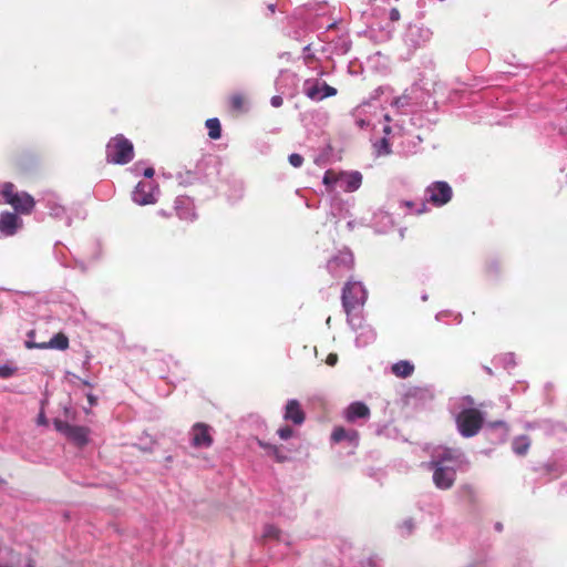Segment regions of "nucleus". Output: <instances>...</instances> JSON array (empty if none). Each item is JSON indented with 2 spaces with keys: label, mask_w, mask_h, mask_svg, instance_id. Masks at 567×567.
I'll list each match as a JSON object with an SVG mask.
<instances>
[{
  "label": "nucleus",
  "mask_w": 567,
  "mask_h": 567,
  "mask_svg": "<svg viewBox=\"0 0 567 567\" xmlns=\"http://www.w3.org/2000/svg\"><path fill=\"white\" fill-rule=\"evenodd\" d=\"M288 159L293 167H300L303 163V157L297 153L290 154Z\"/></svg>",
  "instance_id": "c9c22d12"
},
{
  "label": "nucleus",
  "mask_w": 567,
  "mask_h": 567,
  "mask_svg": "<svg viewBox=\"0 0 567 567\" xmlns=\"http://www.w3.org/2000/svg\"><path fill=\"white\" fill-rule=\"evenodd\" d=\"M89 401H90L91 404H94L95 398L92 394H90L89 395Z\"/></svg>",
  "instance_id": "a18cd8bd"
},
{
  "label": "nucleus",
  "mask_w": 567,
  "mask_h": 567,
  "mask_svg": "<svg viewBox=\"0 0 567 567\" xmlns=\"http://www.w3.org/2000/svg\"><path fill=\"white\" fill-rule=\"evenodd\" d=\"M498 361L505 369H511L516 365L514 353H505L498 358Z\"/></svg>",
  "instance_id": "473e14b6"
},
{
  "label": "nucleus",
  "mask_w": 567,
  "mask_h": 567,
  "mask_svg": "<svg viewBox=\"0 0 567 567\" xmlns=\"http://www.w3.org/2000/svg\"><path fill=\"white\" fill-rule=\"evenodd\" d=\"M353 266V255L350 250L344 249L333 256L327 264L328 270L332 276L338 277L342 271L351 269Z\"/></svg>",
  "instance_id": "ddd939ff"
},
{
  "label": "nucleus",
  "mask_w": 567,
  "mask_h": 567,
  "mask_svg": "<svg viewBox=\"0 0 567 567\" xmlns=\"http://www.w3.org/2000/svg\"><path fill=\"white\" fill-rule=\"evenodd\" d=\"M493 426H501L504 431V434L507 433L506 424L503 421H497V422L493 423Z\"/></svg>",
  "instance_id": "a19ab883"
},
{
  "label": "nucleus",
  "mask_w": 567,
  "mask_h": 567,
  "mask_svg": "<svg viewBox=\"0 0 567 567\" xmlns=\"http://www.w3.org/2000/svg\"><path fill=\"white\" fill-rule=\"evenodd\" d=\"M496 529L501 530L502 529V525L498 523L496 524Z\"/></svg>",
  "instance_id": "3c124183"
},
{
  "label": "nucleus",
  "mask_w": 567,
  "mask_h": 567,
  "mask_svg": "<svg viewBox=\"0 0 567 567\" xmlns=\"http://www.w3.org/2000/svg\"><path fill=\"white\" fill-rule=\"evenodd\" d=\"M391 370L396 377L408 378L413 373L414 365L410 361L401 360L394 363Z\"/></svg>",
  "instance_id": "b1692460"
},
{
  "label": "nucleus",
  "mask_w": 567,
  "mask_h": 567,
  "mask_svg": "<svg viewBox=\"0 0 567 567\" xmlns=\"http://www.w3.org/2000/svg\"><path fill=\"white\" fill-rule=\"evenodd\" d=\"M452 195V188L446 182H433L425 188L426 202L436 207H441L447 204L451 200Z\"/></svg>",
  "instance_id": "9d476101"
},
{
  "label": "nucleus",
  "mask_w": 567,
  "mask_h": 567,
  "mask_svg": "<svg viewBox=\"0 0 567 567\" xmlns=\"http://www.w3.org/2000/svg\"><path fill=\"white\" fill-rule=\"evenodd\" d=\"M466 465L464 453L458 449L436 447L432 454L430 467L433 470V482L440 489L453 486L456 472Z\"/></svg>",
  "instance_id": "f257e3e1"
},
{
  "label": "nucleus",
  "mask_w": 567,
  "mask_h": 567,
  "mask_svg": "<svg viewBox=\"0 0 567 567\" xmlns=\"http://www.w3.org/2000/svg\"><path fill=\"white\" fill-rule=\"evenodd\" d=\"M348 323L355 332V346L359 348L367 347L375 340V332L373 328L367 324L362 317L352 315L347 316Z\"/></svg>",
  "instance_id": "1a4fd4ad"
},
{
  "label": "nucleus",
  "mask_w": 567,
  "mask_h": 567,
  "mask_svg": "<svg viewBox=\"0 0 567 567\" xmlns=\"http://www.w3.org/2000/svg\"><path fill=\"white\" fill-rule=\"evenodd\" d=\"M280 536V530L271 524H267L262 529V538L264 539H278Z\"/></svg>",
  "instance_id": "7c9ffc66"
},
{
  "label": "nucleus",
  "mask_w": 567,
  "mask_h": 567,
  "mask_svg": "<svg viewBox=\"0 0 567 567\" xmlns=\"http://www.w3.org/2000/svg\"><path fill=\"white\" fill-rule=\"evenodd\" d=\"M374 147L378 155H384L390 153V146L385 137L381 138L378 143H375Z\"/></svg>",
  "instance_id": "72a5a7b5"
},
{
  "label": "nucleus",
  "mask_w": 567,
  "mask_h": 567,
  "mask_svg": "<svg viewBox=\"0 0 567 567\" xmlns=\"http://www.w3.org/2000/svg\"><path fill=\"white\" fill-rule=\"evenodd\" d=\"M442 317H443V313H442V312L436 315V319H437V320H441V319H442Z\"/></svg>",
  "instance_id": "8fccbe9b"
},
{
  "label": "nucleus",
  "mask_w": 567,
  "mask_h": 567,
  "mask_svg": "<svg viewBox=\"0 0 567 567\" xmlns=\"http://www.w3.org/2000/svg\"><path fill=\"white\" fill-rule=\"evenodd\" d=\"M154 173H155V172H154V168L148 167V168H146V169L144 171V176H145L146 178H152V177L154 176Z\"/></svg>",
  "instance_id": "ea45409f"
},
{
  "label": "nucleus",
  "mask_w": 567,
  "mask_h": 567,
  "mask_svg": "<svg viewBox=\"0 0 567 567\" xmlns=\"http://www.w3.org/2000/svg\"><path fill=\"white\" fill-rule=\"evenodd\" d=\"M47 207L50 209V215L54 218H66L68 225H70V218L66 215L65 207L60 204L58 197L53 194H48L45 198Z\"/></svg>",
  "instance_id": "412c9836"
},
{
  "label": "nucleus",
  "mask_w": 567,
  "mask_h": 567,
  "mask_svg": "<svg viewBox=\"0 0 567 567\" xmlns=\"http://www.w3.org/2000/svg\"><path fill=\"white\" fill-rule=\"evenodd\" d=\"M27 348H38V349H58V350H65L69 347V339L63 333H56L54 334L49 342L45 343H33V342H25Z\"/></svg>",
  "instance_id": "a211bd4d"
},
{
  "label": "nucleus",
  "mask_w": 567,
  "mask_h": 567,
  "mask_svg": "<svg viewBox=\"0 0 567 567\" xmlns=\"http://www.w3.org/2000/svg\"><path fill=\"white\" fill-rule=\"evenodd\" d=\"M284 419L292 422L295 425H301L305 422V412L298 400L290 399L287 401L284 411Z\"/></svg>",
  "instance_id": "f3484780"
},
{
  "label": "nucleus",
  "mask_w": 567,
  "mask_h": 567,
  "mask_svg": "<svg viewBox=\"0 0 567 567\" xmlns=\"http://www.w3.org/2000/svg\"><path fill=\"white\" fill-rule=\"evenodd\" d=\"M378 112L385 122L390 121L389 115L382 113L378 103L367 102L359 105L353 112L357 126L360 128L375 127V117Z\"/></svg>",
  "instance_id": "0eeeda50"
},
{
  "label": "nucleus",
  "mask_w": 567,
  "mask_h": 567,
  "mask_svg": "<svg viewBox=\"0 0 567 567\" xmlns=\"http://www.w3.org/2000/svg\"><path fill=\"white\" fill-rule=\"evenodd\" d=\"M530 446V440L527 435H519L512 442V449L515 454L523 456L525 455Z\"/></svg>",
  "instance_id": "393cba45"
},
{
  "label": "nucleus",
  "mask_w": 567,
  "mask_h": 567,
  "mask_svg": "<svg viewBox=\"0 0 567 567\" xmlns=\"http://www.w3.org/2000/svg\"><path fill=\"white\" fill-rule=\"evenodd\" d=\"M383 132H384V134H385V135H389V134H390V132H391L390 126H389V125H384V127H383Z\"/></svg>",
  "instance_id": "c03bdc74"
},
{
  "label": "nucleus",
  "mask_w": 567,
  "mask_h": 567,
  "mask_svg": "<svg viewBox=\"0 0 567 567\" xmlns=\"http://www.w3.org/2000/svg\"><path fill=\"white\" fill-rule=\"evenodd\" d=\"M322 182L330 189L339 188L351 193L361 186L362 175L359 172L336 174L332 171H327Z\"/></svg>",
  "instance_id": "423d86ee"
},
{
  "label": "nucleus",
  "mask_w": 567,
  "mask_h": 567,
  "mask_svg": "<svg viewBox=\"0 0 567 567\" xmlns=\"http://www.w3.org/2000/svg\"><path fill=\"white\" fill-rule=\"evenodd\" d=\"M331 440L336 443L348 441L352 446L355 447L359 442V433L355 430H346L339 426L333 430Z\"/></svg>",
  "instance_id": "4be33fe9"
},
{
  "label": "nucleus",
  "mask_w": 567,
  "mask_h": 567,
  "mask_svg": "<svg viewBox=\"0 0 567 567\" xmlns=\"http://www.w3.org/2000/svg\"><path fill=\"white\" fill-rule=\"evenodd\" d=\"M206 127L208 130V136L212 140H218L221 136L220 122L217 117H212L206 121Z\"/></svg>",
  "instance_id": "bb28decb"
},
{
  "label": "nucleus",
  "mask_w": 567,
  "mask_h": 567,
  "mask_svg": "<svg viewBox=\"0 0 567 567\" xmlns=\"http://www.w3.org/2000/svg\"><path fill=\"white\" fill-rule=\"evenodd\" d=\"M0 205H10L16 213L28 215L34 206V198L27 192H18L10 182L0 183Z\"/></svg>",
  "instance_id": "7ed1b4c3"
},
{
  "label": "nucleus",
  "mask_w": 567,
  "mask_h": 567,
  "mask_svg": "<svg viewBox=\"0 0 567 567\" xmlns=\"http://www.w3.org/2000/svg\"><path fill=\"white\" fill-rule=\"evenodd\" d=\"M390 16H391L392 20H398L400 17V13L396 9H392Z\"/></svg>",
  "instance_id": "79ce46f5"
},
{
  "label": "nucleus",
  "mask_w": 567,
  "mask_h": 567,
  "mask_svg": "<svg viewBox=\"0 0 567 567\" xmlns=\"http://www.w3.org/2000/svg\"><path fill=\"white\" fill-rule=\"evenodd\" d=\"M432 32L429 28L424 27H410L408 31V40L415 47H421L430 41Z\"/></svg>",
  "instance_id": "aec40b11"
},
{
  "label": "nucleus",
  "mask_w": 567,
  "mask_h": 567,
  "mask_svg": "<svg viewBox=\"0 0 567 567\" xmlns=\"http://www.w3.org/2000/svg\"><path fill=\"white\" fill-rule=\"evenodd\" d=\"M212 427L205 423H196L190 431V442L194 447L207 449L213 444Z\"/></svg>",
  "instance_id": "4468645a"
},
{
  "label": "nucleus",
  "mask_w": 567,
  "mask_h": 567,
  "mask_svg": "<svg viewBox=\"0 0 567 567\" xmlns=\"http://www.w3.org/2000/svg\"><path fill=\"white\" fill-rule=\"evenodd\" d=\"M229 103L231 109L238 112H245L248 109L246 99L239 93L233 94L229 97Z\"/></svg>",
  "instance_id": "c85d7f7f"
},
{
  "label": "nucleus",
  "mask_w": 567,
  "mask_h": 567,
  "mask_svg": "<svg viewBox=\"0 0 567 567\" xmlns=\"http://www.w3.org/2000/svg\"><path fill=\"white\" fill-rule=\"evenodd\" d=\"M270 104L274 106V107H279L282 105V97L279 96V95H275L271 97L270 100Z\"/></svg>",
  "instance_id": "58836bf2"
},
{
  "label": "nucleus",
  "mask_w": 567,
  "mask_h": 567,
  "mask_svg": "<svg viewBox=\"0 0 567 567\" xmlns=\"http://www.w3.org/2000/svg\"><path fill=\"white\" fill-rule=\"evenodd\" d=\"M303 94L313 102L337 95V89L318 79H308L302 85Z\"/></svg>",
  "instance_id": "6e6552de"
},
{
  "label": "nucleus",
  "mask_w": 567,
  "mask_h": 567,
  "mask_svg": "<svg viewBox=\"0 0 567 567\" xmlns=\"http://www.w3.org/2000/svg\"><path fill=\"white\" fill-rule=\"evenodd\" d=\"M23 221L17 213L2 212L0 214V234L4 237L13 236L22 228Z\"/></svg>",
  "instance_id": "2eb2a0df"
},
{
  "label": "nucleus",
  "mask_w": 567,
  "mask_h": 567,
  "mask_svg": "<svg viewBox=\"0 0 567 567\" xmlns=\"http://www.w3.org/2000/svg\"><path fill=\"white\" fill-rule=\"evenodd\" d=\"M400 207L409 209L411 214H422L426 210V204L424 202L415 203L412 200H401Z\"/></svg>",
  "instance_id": "cd10ccee"
},
{
  "label": "nucleus",
  "mask_w": 567,
  "mask_h": 567,
  "mask_svg": "<svg viewBox=\"0 0 567 567\" xmlns=\"http://www.w3.org/2000/svg\"><path fill=\"white\" fill-rule=\"evenodd\" d=\"M343 416L351 423H354L359 419L368 420L370 417V409L365 403L355 401L348 405L343 412Z\"/></svg>",
  "instance_id": "dca6fc26"
},
{
  "label": "nucleus",
  "mask_w": 567,
  "mask_h": 567,
  "mask_svg": "<svg viewBox=\"0 0 567 567\" xmlns=\"http://www.w3.org/2000/svg\"><path fill=\"white\" fill-rule=\"evenodd\" d=\"M14 371H16V369L8 364L0 365V377L1 378H10L14 373Z\"/></svg>",
  "instance_id": "e433bc0d"
},
{
  "label": "nucleus",
  "mask_w": 567,
  "mask_h": 567,
  "mask_svg": "<svg viewBox=\"0 0 567 567\" xmlns=\"http://www.w3.org/2000/svg\"><path fill=\"white\" fill-rule=\"evenodd\" d=\"M54 425L60 433L79 446L85 445L89 441V429L85 426L72 425L63 421H55Z\"/></svg>",
  "instance_id": "f8f14e48"
},
{
  "label": "nucleus",
  "mask_w": 567,
  "mask_h": 567,
  "mask_svg": "<svg viewBox=\"0 0 567 567\" xmlns=\"http://www.w3.org/2000/svg\"><path fill=\"white\" fill-rule=\"evenodd\" d=\"M368 298V291L361 281L350 280L342 289V307L347 316H352V311L363 307Z\"/></svg>",
  "instance_id": "39448f33"
},
{
  "label": "nucleus",
  "mask_w": 567,
  "mask_h": 567,
  "mask_svg": "<svg viewBox=\"0 0 567 567\" xmlns=\"http://www.w3.org/2000/svg\"><path fill=\"white\" fill-rule=\"evenodd\" d=\"M415 526L416 524L412 518H406L398 525V532L401 537H408L414 532Z\"/></svg>",
  "instance_id": "c756f323"
},
{
  "label": "nucleus",
  "mask_w": 567,
  "mask_h": 567,
  "mask_svg": "<svg viewBox=\"0 0 567 567\" xmlns=\"http://www.w3.org/2000/svg\"><path fill=\"white\" fill-rule=\"evenodd\" d=\"M338 362V355L336 353H330L327 357L326 363L330 367H333Z\"/></svg>",
  "instance_id": "4c0bfd02"
},
{
  "label": "nucleus",
  "mask_w": 567,
  "mask_h": 567,
  "mask_svg": "<svg viewBox=\"0 0 567 567\" xmlns=\"http://www.w3.org/2000/svg\"><path fill=\"white\" fill-rule=\"evenodd\" d=\"M277 434L281 440H288L293 435V431L289 426H282L277 431Z\"/></svg>",
  "instance_id": "f704fd0d"
},
{
  "label": "nucleus",
  "mask_w": 567,
  "mask_h": 567,
  "mask_svg": "<svg viewBox=\"0 0 567 567\" xmlns=\"http://www.w3.org/2000/svg\"><path fill=\"white\" fill-rule=\"evenodd\" d=\"M463 491H466V492L471 493L472 492V487L471 486H465V487H463Z\"/></svg>",
  "instance_id": "49530a36"
},
{
  "label": "nucleus",
  "mask_w": 567,
  "mask_h": 567,
  "mask_svg": "<svg viewBox=\"0 0 567 567\" xmlns=\"http://www.w3.org/2000/svg\"><path fill=\"white\" fill-rule=\"evenodd\" d=\"M134 157V148L131 141L122 134L113 137L106 145V161L109 163L123 165Z\"/></svg>",
  "instance_id": "20e7f679"
},
{
  "label": "nucleus",
  "mask_w": 567,
  "mask_h": 567,
  "mask_svg": "<svg viewBox=\"0 0 567 567\" xmlns=\"http://www.w3.org/2000/svg\"><path fill=\"white\" fill-rule=\"evenodd\" d=\"M0 567H34V563L29 556L12 554L10 560L0 564Z\"/></svg>",
  "instance_id": "a878e982"
},
{
  "label": "nucleus",
  "mask_w": 567,
  "mask_h": 567,
  "mask_svg": "<svg viewBox=\"0 0 567 567\" xmlns=\"http://www.w3.org/2000/svg\"><path fill=\"white\" fill-rule=\"evenodd\" d=\"M350 50V42L347 38H340L333 45V51L338 54H346Z\"/></svg>",
  "instance_id": "2f4dec72"
},
{
  "label": "nucleus",
  "mask_w": 567,
  "mask_h": 567,
  "mask_svg": "<svg viewBox=\"0 0 567 567\" xmlns=\"http://www.w3.org/2000/svg\"><path fill=\"white\" fill-rule=\"evenodd\" d=\"M257 444L265 450L266 454L272 457L278 463H284L288 460L287 454L282 451L281 447L267 443L261 440H257Z\"/></svg>",
  "instance_id": "5701e85b"
},
{
  "label": "nucleus",
  "mask_w": 567,
  "mask_h": 567,
  "mask_svg": "<svg viewBox=\"0 0 567 567\" xmlns=\"http://www.w3.org/2000/svg\"><path fill=\"white\" fill-rule=\"evenodd\" d=\"M158 194V186L153 181H143L134 188L132 199L141 206L151 205L157 202Z\"/></svg>",
  "instance_id": "9b49d317"
},
{
  "label": "nucleus",
  "mask_w": 567,
  "mask_h": 567,
  "mask_svg": "<svg viewBox=\"0 0 567 567\" xmlns=\"http://www.w3.org/2000/svg\"><path fill=\"white\" fill-rule=\"evenodd\" d=\"M460 411L455 414L457 430L464 437H472L478 433L483 424L481 412L473 408L471 396H463L457 401Z\"/></svg>",
  "instance_id": "f03ea898"
},
{
  "label": "nucleus",
  "mask_w": 567,
  "mask_h": 567,
  "mask_svg": "<svg viewBox=\"0 0 567 567\" xmlns=\"http://www.w3.org/2000/svg\"><path fill=\"white\" fill-rule=\"evenodd\" d=\"M421 299H422L423 301H426V300H427V295H426V293L422 295Z\"/></svg>",
  "instance_id": "de8ad7c7"
},
{
  "label": "nucleus",
  "mask_w": 567,
  "mask_h": 567,
  "mask_svg": "<svg viewBox=\"0 0 567 567\" xmlns=\"http://www.w3.org/2000/svg\"><path fill=\"white\" fill-rule=\"evenodd\" d=\"M174 207L181 219L193 220L196 217L194 204L188 197H177Z\"/></svg>",
  "instance_id": "6ab92c4d"
},
{
  "label": "nucleus",
  "mask_w": 567,
  "mask_h": 567,
  "mask_svg": "<svg viewBox=\"0 0 567 567\" xmlns=\"http://www.w3.org/2000/svg\"><path fill=\"white\" fill-rule=\"evenodd\" d=\"M38 423L39 424H45L47 423V420H45V416L43 415V413H41L39 415Z\"/></svg>",
  "instance_id": "37998d69"
},
{
  "label": "nucleus",
  "mask_w": 567,
  "mask_h": 567,
  "mask_svg": "<svg viewBox=\"0 0 567 567\" xmlns=\"http://www.w3.org/2000/svg\"><path fill=\"white\" fill-rule=\"evenodd\" d=\"M3 483V480L0 477V485Z\"/></svg>",
  "instance_id": "864d4df0"
},
{
  "label": "nucleus",
  "mask_w": 567,
  "mask_h": 567,
  "mask_svg": "<svg viewBox=\"0 0 567 567\" xmlns=\"http://www.w3.org/2000/svg\"><path fill=\"white\" fill-rule=\"evenodd\" d=\"M158 214H161L162 216H166L164 210H159Z\"/></svg>",
  "instance_id": "603ef678"
},
{
  "label": "nucleus",
  "mask_w": 567,
  "mask_h": 567,
  "mask_svg": "<svg viewBox=\"0 0 567 567\" xmlns=\"http://www.w3.org/2000/svg\"><path fill=\"white\" fill-rule=\"evenodd\" d=\"M269 10H270L271 12H275V4H270V6H269Z\"/></svg>",
  "instance_id": "09e8293b"
}]
</instances>
